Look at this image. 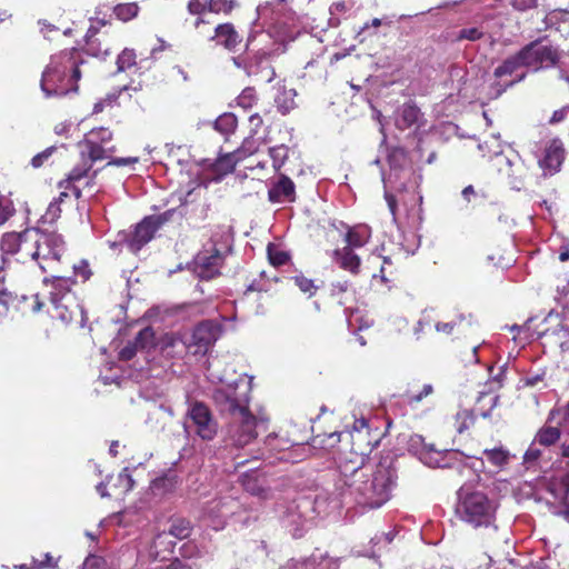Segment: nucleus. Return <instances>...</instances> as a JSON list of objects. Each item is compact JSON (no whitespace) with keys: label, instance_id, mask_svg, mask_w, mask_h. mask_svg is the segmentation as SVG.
<instances>
[{"label":"nucleus","instance_id":"obj_1","mask_svg":"<svg viewBox=\"0 0 569 569\" xmlns=\"http://www.w3.org/2000/svg\"><path fill=\"white\" fill-rule=\"evenodd\" d=\"M332 485L316 495L313 511L321 516L329 508H340L342 503L355 502L368 509L382 507L397 486V468L380 462L376 467L363 463L362 455L352 453V458H339L337 468L327 475Z\"/></svg>","mask_w":569,"mask_h":569},{"label":"nucleus","instance_id":"obj_2","mask_svg":"<svg viewBox=\"0 0 569 569\" xmlns=\"http://www.w3.org/2000/svg\"><path fill=\"white\" fill-rule=\"evenodd\" d=\"M251 379L246 375L239 376L232 382L213 391L212 398L221 413L232 417L227 430V438L237 448L249 445L257 438V428L263 425L248 409L251 391Z\"/></svg>","mask_w":569,"mask_h":569},{"label":"nucleus","instance_id":"obj_3","mask_svg":"<svg viewBox=\"0 0 569 569\" xmlns=\"http://www.w3.org/2000/svg\"><path fill=\"white\" fill-rule=\"evenodd\" d=\"M74 53L76 49H69L50 57L40 80V89L46 98L63 97L78 91L81 72Z\"/></svg>","mask_w":569,"mask_h":569},{"label":"nucleus","instance_id":"obj_4","mask_svg":"<svg viewBox=\"0 0 569 569\" xmlns=\"http://www.w3.org/2000/svg\"><path fill=\"white\" fill-rule=\"evenodd\" d=\"M387 161L389 172L382 173L385 199L392 216V222L397 223V199L393 191L402 192L410 188H418L422 177L415 171L408 152L401 147L387 148Z\"/></svg>","mask_w":569,"mask_h":569},{"label":"nucleus","instance_id":"obj_5","mask_svg":"<svg viewBox=\"0 0 569 569\" xmlns=\"http://www.w3.org/2000/svg\"><path fill=\"white\" fill-rule=\"evenodd\" d=\"M457 496L456 516L460 521L473 529H497L499 500L495 495L462 486Z\"/></svg>","mask_w":569,"mask_h":569},{"label":"nucleus","instance_id":"obj_6","mask_svg":"<svg viewBox=\"0 0 569 569\" xmlns=\"http://www.w3.org/2000/svg\"><path fill=\"white\" fill-rule=\"evenodd\" d=\"M409 450L429 468H450L462 473L465 469H471L478 473L483 471L485 461L482 458L467 457L456 449L438 450L431 443H427L423 437L415 435L410 437Z\"/></svg>","mask_w":569,"mask_h":569},{"label":"nucleus","instance_id":"obj_7","mask_svg":"<svg viewBox=\"0 0 569 569\" xmlns=\"http://www.w3.org/2000/svg\"><path fill=\"white\" fill-rule=\"evenodd\" d=\"M28 257L42 272H57L63 266L67 253L64 237L56 230L32 227L29 233Z\"/></svg>","mask_w":569,"mask_h":569},{"label":"nucleus","instance_id":"obj_8","mask_svg":"<svg viewBox=\"0 0 569 569\" xmlns=\"http://www.w3.org/2000/svg\"><path fill=\"white\" fill-rule=\"evenodd\" d=\"M182 427L187 436L193 431L200 439L211 441L218 433L219 425L210 408L196 400L189 402Z\"/></svg>","mask_w":569,"mask_h":569},{"label":"nucleus","instance_id":"obj_9","mask_svg":"<svg viewBox=\"0 0 569 569\" xmlns=\"http://www.w3.org/2000/svg\"><path fill=\"white\" fill-rule=\"evenodd\" d=\"M522 63L532 71L548 69L558 61V50L549 40H538L529 43L520 51Z\"/></svg>","mask_w":569,"mask_h":569},{"label":"nucleus","instance_id":"obj_10","mask_svg":"<svg viewBox=\"0 0 569 569\" xmlns=\"http://www.w3.org/2000/svg\"><path fill=\"white\" fill-rule=\"evenodd\" d=\"M112 132L104 127L94 128L89 131L82 141L78 144L84 146L89 160L96 162L110 157L116 152V147L112 144Z\"/></svg>","mask_w":569,"mask_h":569},{"label":"nucleus","instance_id":"obj_11","mask_svg":"<svg viewBox=\"0 0 569 569\" xmlns=\"http://www.w3.org/2000/svg\"><path fill=\"white\" fill-rule=\"evenodd\" d=\"M526 67L520 58V52L516 56L506 59L501 64L495 69V77L501 81L496 82L491 88V96L498 98L507 88L521 81L526 73L522 68Z\"/></svg>","mask_w":569,"mask_h":569},{"label":"nucleus","instance_id":"obj_12","mask_svg":"<svg viewBox=\"0 0 569 569\" xmlns=\"http://www.w3.org/2000/svg\"><path fill=\"white\" fill-rule=\"evenodd\" d=\"M224 260L226 258L217 250L203 247L187 264V268L200 280H211L220 276Z\"/></svg>","mask_w":569,"mask_h":569},{"label":"nucleus","instance_id":"obj_13","mask_svg":"<svg viewBox=\"0 0 569 569\" xmlns=\"http://www.w3.org/2000/svg\"><path fill=\"white\" fill-rule=\"evenodd\" d=\"M238 507V501L231 495L217 497L206 503L202 517L208 521V526L214 530H220L224 527L226 520L237 511Z\"/></svg>","mask_w":569,"mask_h":569},{"label":"nucleus","instance_id":"obj_14","mask_svg":"<svg viewBox=\"0 0 569 569\" xmlns=\"http://www.w3.org/2000/svg\"><path fill=\"white\" fill-rule=\"evenodd\" d=\"M61 269L57 272H50V276L43 278V283L49 288V298L51 303H58L60 300L72 302L71 289L76 284L72 276L60 273Z\"/></svg>","mask_w":569,"mask_h":569},{"label":"nucleus","instance_id":"obj_15","mask_svg":"<svg viewBox=\"0 0 569 569\" xmlns=\"http://www.w3.org/2000/svg\"><path fill=\"white\" fill-rule=\"evenodd\" d=\"M31 228H27L21 232H7L1 237L0 249L2 254H19V261L26 262L30 260L28 257V246L30 243Z\"/></svg>","mask_w":569,"mask_h":569},{"label":"nucleus","instance_id":"obj_16","mask_svg":"<svg viewBox=\"0 0 569 569\" xmlns=\"http://www.w3.org/2000/svg\"><path fill=\"white\" fill-rule=\"evenodd\" d=\"M270 51L260 49L252 57H249L248 63H244L246 73L249 77H257L261 82H271L276 77V71L270 64Z\"/></svg>","mask_w":569,"mask_h":569},{"label":"nucleus","instance_id":"obj_17","mask_svg":"<svg viewBox=\"0 0 569 569\" xmlns=\"http://www.w3.org/2000/svg\"><path fill=\"white\" fill-rule=\"evenodd\" d=\"M264 446H266L267 450L269 451L270 457L277 452L280 455L277 457L278 460L293 461V462L303 459V457L295 456L296 451L310 450V448L305 445L290 446L288 440L280 439V438H278L277 435H269L267 437V439L264 440Z\"/></svg>","mask_w":569,"mask_h":569},{"label":"nucleus","instance_id":"obj_18","mask_svg":"<svg viewBox=\"0 0 569 569\" xmlns=\"http://www.w3.org/2000/svg\"><path fill=\"white\" fill-rule=\"evenodd\" d=\"M563 159L565 149L562 142L555 139L545 149L542 157L539 159V166L545 176H553L560 170Z\"/></svg>","mask_w":569,"mask_h":569},{"label":"nucleus","instance_id":"obj_19","mask_svg":"<svg viewBox=\"0 0 569 569\" xmlns=\"http://www.w3.org/2000/svg\"><path fill=\"white\" fill-rule=\"evenodd\" d=\"M268 200L271 203L293 202L296 200V186L286 174H280L279 179L271 183L268 190Z\"/></svg>","mask_w":569,"mask_h":569},{"label":"nucleus","instance_id":"obj_20","mask_svg":"<svg viewBox=\"0 0 569 569\" xmlns=\"http://www.w3.org/2000/svg\"><path fill=\"white\" fill-rule=\"evenodd\" d=\"M233 244V233L232 229L229 226H217L212 232L210 240L203 247L217 250L219 254L227 258L229 253H231Z\"/></svg>","mask_w":569,"mask_h":569},{"label":"nucleus","instance_id":"obj_21","mask_svg":"<svg viewBox=\"0 0 569 569\" xmlns=\"http://www.w3.org/2000/svg\"><path fill=\"white\" fill-rule=\"evenodd\" d=\"M158 230L151 223L148 217L143 218L134 228V231L128 238L127 246L132 252H138L144 247L149 241L152 240L154 233Z\"/></svg>","mask_w":569,"mask_h":569},{"label":"nucleus","instance_id":"obj_22","mask_svg":"<svg viewBox=\"0 0 569 569\" xmlns=\"http://www.w3.org/2000/svg\"><path fill=\"white\" fill-rule=\"evenodd\" d=\"M243 489L252 496L267 499L269 497L270 489L267 486V479L264 475L258 470L252 469L244 472L240 477Z\"/></svg>","mask_w":569,"mask_h":569},{"label":"nucleus","instance_id":"obj_23","mask_svg":"<svg viewBox=\"0 0 569 569\" xmlns=\"http://www.w3.org/2000/svg\"><path fill=\"white\" fill-rule=\"evenodd\" d=\"M221 335V326L213 320H204L197 325L192 331V341L199 347H208Z\"/></svg>","mask_w":569,"mask_h":569},{"label":"nucleus","instance_id":"obj_24","mask_svg":"<svg viewBox=\"0 0 569 569\" xmlns=\"http://www.w3.org/2000/svg\"><path fill=\"white\" fill-rule=\"evenodd\" d=\"M497 164L499 172L507 177L511 188L519 191L522 188V178L520 174L522 163L513 161L503 154H498Z\"/></svg>","mask_w":569,"mask_h":569},{"label":"nucleus","instance_id":"obj_25","mask_svg":"<svg viewBox=\"0 0 569 569\" xmlns=\"http://www.w3.org/2000/svg\"><path fill=\"white\" fill-rule=\"evenodd\" d=\"M339 223L347 229L345 241L347 242L346 247H350V249L363 247L371 238V228L368 224L360 223L348 227L343 222Z\"/></svg>","mask_w":569,"mask_h":569},{"label":"nucleus","instance_id":"obj_26","mask_svg":"<svg viewBox=\"0 0 569 569\" xmlns=\"http://www.w3.org/2000/svg\"><path fill=\"white\" fill-rule=\"evenodd\" d=\"M212 40H217V43L223 46L227 50L234 51L241 42V37L236 31L233 24L221 23L216 27Z\"/></svg>","mask_w":569,"mask_h":569},{"label":"nucleus","instance_id":"obj_27","mask_svg":"<svg viewBox=\"0 0 569 569\" xmlns=\"http://www.w3.org/2000/svg\"><path fill=\"white\" fill-rule=\"evenodd\" d=\"M332 257L343 270H347L352 274L359 273L361 260L359 256L353 252V249H350V247L333 250Z\"/></svg>","mask_w":569,"mask_h":569},{"label":"nucleus","instance_id":"obj_28","mask_svg":"<svg viewBox=\"0 0 569 569\" xmlns=\"http://www.w3.org/2000/svg\"><path fill=\"white\" fill-rule=\"evenodd\" d=\"M420 117V109L413 102L403 103L397 111L396 126L406 130L416 124Z\"/></svg>","mask_w":569,"mask_h":569},{"label":"nucleus","instance_id":"obj_29","mask_svg":"<svg viewBox=\"0 0 569 569\" xmlns=\"http://www.w3.org/2000/svg\"><path fill=\"white\" fill-rule=\"evenodd\" d=\"M52 311L51 315L53 318L59 319L63 323H70L76 313L78 311L83 313L82 309H80L79 305L76 302L74 298L71 301L60 300L58 303H51Z\"/></svg>","mask_w":569,"mask_h":569},{"label":"nucleus","instance_id":"obj_30","mask_svg":"<svg viewBox=\"0 0 569 569\" xmlns=\"http://www.w3.org/2000/svg\"><path fill=\"white\" fill-rule=\"evenodd\" d=\"M134 480L132 479L129 468H123L117 476L112 483V489L116 496H126L133 489Z\"/></svg>","mask_w":569,"mask_h":569},{"label":"nucleus","instance_id":"obj_31","mask_svg":"<svg viewBox=\"0 0 569 569\" xmlns=\"http://www.w3.org/2000/svg\"><path fill=\"white\" fill-rule=\"evenodd\" d=\"M238 126L237 117L231 112H224L213 122V128L224 137L232 134Z\"/></svg>","mask_w":569,"mask_h":569},{"label":"nucleus","instance_id":"obj_32","mask_svg":"<svg viewBox=\"0 0 569 569\" xmlns=\"http://www.w3.org/2000/svg\"><path fill=\"white\" fill-rule=\"evenodd\" d=\"M482 453L486 456L487 461L496 468H503L510 460V452L503 447L485 449Z\"/></svg>","mask_w":569,"mask_h":569},{"label":"nucleus","instance_id":"obj_33","mask_svg":"<svg viewBox=\"0 0 569 569\" xmlns=\"http://www.w3.org/2000/svg\"><path fill=\"white\" fill-rule=\"evenodd\" d=\"M177 477L174 475H163L156 478L150 486L153 495H164L171 492L177 486Z\"/></svg>","mask_w":569,"mask_h":569},{"label":"nucleus","instance_id":"obj_34","mask_svg":"<svg viewBox=\"0 0 569 569\" xmlns=\"http://www.w3.org/2000/svg\"><path fill=\"white\" fill-rule=\"evenodd\" d=\"M561 432L558 427H542L535 436L538 445L549 447L555 445L560 439Z\"/></svg>","mask_w":569,"mask_h":569},{"label":"nucleus","instance_id":"obj_35","mask_svg":"<svg viewBox=\"0 0 569 569\" xmlns=\"http://www.w3.org/2000/svg\"><path fill=\"white\" fill-rule=\"evenodd\" d=\"M399 237L400 240L398 244L400 250H402L406 254H415L420 247V237L413 231H401Z\"/></svg>","mask_w":569,"mask_h":569},{"label":"nucleus","instance_id":"obj_36","mask_svg":"<svg viewBox=\"0 0 569 569\" xmlns=\"http://www.w3.org/2000/svg\"><path fill=\"white\" fill-rule=\"evenodd\" d=\"M117 72H124L132 67H137V54L133 49L124 48L117 57Z\"/></svg>","mask_w":569,"mask_h":569},{"label":"nucleus","instance_id":"obj_37","mask_svg":"<svg viewBox=\"0 0 569 569\" xmlns=\"http://www.w3.org/2000/svg\"><path fill=\"white\" fill-rule=\"evenodd\" d=\"M113 13L122 22L134 19L139 13V6L136 2L119 3L113 7Z\"/></svg>","mask_w":569,"mask_h":569},{"label":"nucleus","instance_id":"obj_38","mask_svg":"<svg viewBox=\"0 0 569 569\" xmlns=\"http://www.w3.org/2000/svg\"><path fill=\"white\" fill-rule=\"evenodd\" d=\"M133 341L139 350L149 351L156 346V336L153 329L151 327H144L138 332Z\"/></svg>","mask_w":569,"mask_h":569},{"label":"nucleus","instance_id":"obj_39","mask_svg":"<svg viewBox=\"0 0 569 569\" xmlns=\"http://www.w3.org/2000/svg\"><path fill=\"white\" fill-rule=\"evenodd\" d=\"M368 429V420L363 417L361 418H353L351 428L349 425H346L345 430L341 432H333L329 436L330 439L339 438L341 435L349 433L352 438L355 435L358 437H361L362 433Z\"/></svg>","mask_w":569,"mask_h":569},{"label":"nucleus","instance_id":"obj_40","mask_svg":"<svg viewBox=\"0 0 569 569\" xmlns=\"http://www.w3.org/2000/svg\"><path fill=\"white\" fill-rule=\"evenodd\" d=\"M281 569H319V555L312 553L308 558L291 559Z\"/></svg>","mask_w":569,"mask_h":569},{"label":"nucleus","instance_id":"obj_41","mask_svg":"<svg viewBox=\"0 0 569 569\" xmlns=\"http://www.w3.org/2000/svg\"><path fill=\"white\" fill-rule=\"evenodd\" d=\"M269 154L272 160V167L278 172L286 163L289 156V148L284 144L271 147Z\"/></svg>","mask_w":569,"mask_h":569},{"label":"nucleus","instance_id":"obj_42","mask_svg":"<svg viewBox=\"0 0 569 569\" xmlns=\"http://www.w3.org/2000/svg\"><path fill=\"white\" fill-rule=\"evenodd\" d=\"M238 6L237 0H209L207 2L208 11L212 13H230Z\"/></svg>","mask_w":569,"mask_h":569},{"label":"nucleus","instance_id":"obj_43","mask_svg":"<svg viewBox=\"0 0 569 569\" xmlns=\"http://www.w3.org/2000/svg\"><path fill=\"white\" fill-rule=\"evenodd\" d=\"M475 421V417L472 411L468 409H463L457 412L456 415V429L459 433H462L467 429H469Z\"/></svg>","mask_w":569,"mask_h":569},{"label":"nucleus","instance_id":"obj_44","mask_svg":"<svg viewBox=\"0 0 569 569\" xmlns=\"http://www.w3.org/2000/svg\"><path fill=\"white\" fill-rule=\"evenodd\" d=\"M259 148L257 139L249 137L246 138L239 149L236 150L234 156L237 160H242L248 156L253 154Z\"/></svg>","mask_w":569,"mask_h":569},{"label":"nucleus","instance_id":"obj_45","mask_svg":"<svg viewBox=\"0 0 569 569\" xmlns=\"http://www.w3.org/2000/svg\"><path fill=\"white\" fill-rule=\"evenodd\" d=\"M352 7H353V3L351 1L333 2L329 8V12L331 14L330 24L332 27H337L340 23V21L335 16L346 13V12L350 11L352 9Z\"/></svg>","mask_w":569,"mask_h":569},{"label":"nucleus","instance_id":"obj_46","mask_svg":"<svg viewBox=\"0 0 569 569\" xmlns=\"http://www.w3.org/2000/svg\"><path fill=\"white\" fill-rule=\"evenodd\" d=\"M73 278H80L82 282H86L92 276V270L90 268L89 261L87 259H81L78 262L71 266Z\"/></svg>","mask_w":569,"mask_h":569},{"label":"nucleus","instance_id":"obj_47","mask_svg":"<svg viewBox=\"0 0 569 569\" xmlns=\"http://www.w3.org/2000/svg\"><path fill=\"white\" fill-rule=\"evenodd\" d=\"M295 284L309 297L316 295L318 287L315 284L312 279L305 277L303 274H297L291 278Z\"/></svg>","mask_w":569,"mask_h":569},{"label":"nucleus","instance_id":"obj_48","mask_svg":"<svg viewBox=\"0 0 569 569\" xmlns=\"http://www.w3.org/2000/svg\"><path fill=\"white\" fill-rule=\"evenodd\" d=\"M91 160H82L81 163L77 164L68 174V181L76 182L81 180L90 171L92 167Z\"/></svg>","mask_w":569,"mask_h":569},{"label":"nucleus","instance_id":"obj_49","mask_svg":"<svg viewBox=\"0 0 569 569\" xmlns=\"http://www.w3.org/2000/svg\"><path fill=\"white\" fill-rule=\"evenodd\" d=\"M61 214V208L58 206V201H51L46 210V212L41 216L39 222L42 224L54 223Z\"/></svg>","mask_w":569,"mask_h":569},{"label":"nucleus","instance_id":"obj_50","mask_svg":"<svg viewBox=\"0 0 569 569\" xmlns=\"http://www.w3.org/2000/svg\"><path fill=\"white\" fill-rule=\"evenodd\" d=\"M14 212L16 209L12 200L0 194V226L4 224Z\"/></svg>","mask_w":569,"mask_h":569},{"label":"nucleus","instance_id":"obj_51","mask_svg":"<svg viewBox=\"0 0 569 569\" xmlns=\"http://www.w3.org/2000/svg\"><path fill=\"white\" fill-rule=\"evenodd\" d=\"M545 0H510V6L518 12H527L543 6Z\"/></svg>","mask_w":569,"mask_h":569},{"label":"nucleus","instance_id":"obj_52","mask_svg":"<svg viewBox=\"0 0 569 569\" xmlns=\"http://www.w3.org/2000/svg\"><path fill=\"white\" fill-rule=\"evenodd\" d=\"M190 526L189 522L184 520L177 521L172 523L169 535L176 537L180 540L186 539L190 535Z\"/></svg>","mask_w":569,"mask_h":569},{"label":"nucleus","instance_id":"obj_53","mask_svg":"<svg viewBox=\"0 0 569 569\" xmlns=\"http://www.w3.org/2000/svg\"><path fill=\"white\" fill-rule=\"evenodd\" d=\"M238 106L243 109H250L256 102V91L253 88H246L237 98Z\"/></svg>","mask_w":569,"mask_h":569},{"label":"nucleus","instance_id":"obj_54","mask_svg":"<svg viewBox=\"0 0 569 569\" xmlns=\"http://www.w3.org/2000/svg\"><path fill=\"white\" fill-rule=\"evenodd\" d=\"M268 257L271 264L276 267L283 266L289 260V254L286 251L276 249L271 244L268 246Z\"/></svg>","mask_w":569,"mask_h":569},{"label":"nucleus","instance_id":"obj_55","mask_svg":"<svg viewBox=\"0 0 569 569\" xmlns=\"http://www.w3.org/2000/svg\"><path fill=\"white\" fill-rule=\"evenodd\" d=\"M538 442L533 439L529 448L523 455V463L527 468L533 466L541 456V450L537 447Z\"/></svg>","mask_w":569,"mask_h":569},{"label":"nucleus","instance_id":"obj_56","mask_svg":"<svg viewBox=\"0 0 569 569\" xmlns=\"http://www.w3.org/2000/svg\"><path fill=\"white\" fill-rule=\"evenodd\" d=\"M483 36V32L480 28L471 27V28H463L459 31L457 38L459 40H469V41H476L479 40Z\"/></svg>","mask_w":569,"mask_h":569},{"label":"nucleus","instance_id":"obj_57","mask_svg":"<svg viewBox=\"0 0 569 569\" xmlns=\"http://www.w3.org/2000/svg\"><path fill=\"white\" fill-rule=\"evenodd\" d=\"M176 213V209H169L159 214L148 216L151 223L159 230L164 223H167L172 216Z\"/></svg>","mask_w":569,"mask_h":569},{"label":"nucleus","instance_id":"obj_58","mask_svg":"<svg viewBox=\"0 0 569 569\" xmlns=\"http://www.w3.org/2000/svg\"><path fill=\"white\" fill-rule=\"evenodd\" d=\"M31 567L32 569H57L58 562L52 558L50 553H44L42 560L33 558Z\"/></svg>","mask_w":569,"mask_h":569},{"label":"nucleus","instance_id":"obj_59","mask_svg":"<svg viewBox=\"0 0 569 569\" xmlns=\"http://www.w3.org/2000/svg\"><path fill=\"white\" fill-rule=\"evenodd\" d=\"M433 392V387L430 383H426L421 391L416 395H409L407 401L409 405L420 402L423 398L428 397Z\"/></svg>","mask_w":569,"mask_h":569},{"label":"nucleus","instance_id":"obj_60","mask_svg":"<svg viewBox=\"0 0 569 569\" xmlns=\"http://www.w3.org/2000/svg\"><path fill=\"white\" fill-rule=\"evenodd\" d=\"M57 148L51 146L44 149L42 152H39L31 159V166L33 168H39L43 164V162L54 152Z\"/></svg>","mask_w":569,"mask_h":569},{"label":"nucleus","instance_id":"obj_61","mask_svg":"<svg viewBox=\"0 0 569 569\" xmlns=\"http://www.w3.org/2000/svg\"><path fill=\"white\" fill-rule=\"evenodd\" d=\"M139 351V348L136 346L134 341H129L120 351L119 358L121 360L128 361L131 360L136 353Z\"/></svg>","mask_w":569,"mask_h":569},{"label":"nucleus","instance_id":"obj_62","mask_svg":"<svg viewBox=\"0 0 569 569\" xmlns=\"http://www.w3.org/2000/svg\"><path fill=\"white\" fill-rule=\"evenodd\" d=\"M395 539V533L392 531H389V532H382L380 535H376L375 537L371 538L370 542L372 543V546H377V545H380L381 542H383L385 546L391 543Z\"/></svg>","mask_w":569,"mask_h":569},{"label":"nucleus","instance_id":"obj_63","mask_svg":"<svg viewBox=\"0 0 569 569\" xmlns=\"http://www.w3.org/2000/svg\"><path fill=\"white\" fill-rule=\"evenodd\" d=\"M561 415L562 422H569V402L562 409H552L548 416V422Z\"/></svg>","mask_w":569,"mask_h":569},{"label":"nucleus","instance_id":"obj_64","mask_svg":"<svg viewBox=\"0 0 569 569\" xmlns=\"http://www.w3.org/2000/svg\"><path fill=\"white\" fill-rule=\"evenodd\" d=\"M338 559L328 558L326 555H319V569H338Z\"/></svg>","mask_w":569,"mask_h":569}]
</instances>
